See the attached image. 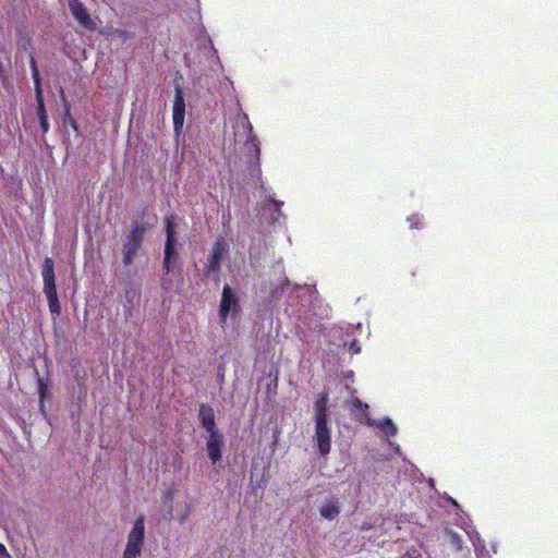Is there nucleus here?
<instances>
[{
    "instance_id": "nucleus-11",
    "label": "nucleus",
    "mask_w": 558,
    "mask_h": 558,
    "mask_svg": "<svg viewBox=\"0 0 558 558\" xmlns=\"http://www.w3.org/2000/svg\"><path fill=\"white\" fill-rule=\"evenodd\" d=\"M198 420L208 434L219 432L216 425L214 409L202 403L198 409Z\"/></svg>"
},
{
    "instance_id": "nucleus-8",
    "label": "nucleus",
    "mask_w": 558,
    "mask_h": 558,
    "mask_svg": "<svg viewBox=\"0 0 558 558\" xmlns=\"http://www.w3.org/2000/svg\"><path fill=\"white\" fill-rule=\"evenodd\" d=\"M225 251V244L221 240L214 243L211 252L204 267V274L206 277H209L213 274H218L220 271L221 259Z\"/></svg>"
},
{
    "instance_id": "nucleus-9",
    "label": "nucleus",
    "mask_w": 558,
    "mask_h": 558,
    "mask_svg": "<svg viewBox=\"0 0 558 558\" xmlns=\"http://www.w3.org/2000/svg\"><path fill=\"white\" fill-rule=\"evenodd\" d=\"M68 2L70 12L78 24L88 31H94L96 28V24L81 0H68Z\"/></svg>"
},
{
    "instance_id": "nucleus-16",
    "label": "nucleus",
    "mask_w": 558,
    "mask_h": 558,
    "mask_svg": "<svg viewBox=\"0 0 558 558\" xmlns=\"http://www.w3.org/2000/svg\"><path fill=\"white\" fill-rule=\"evenodd\" d=\"M247 131H248V136H247V141L245 143V147L248 150H253L255 154V158L258 160L259 154H260L259 144H258L256 136L253 134V128L250 123L247 124Z\"/></svg>"
},
{
    "instance_id": "nucleus-18",
    "label": "nucleus",
    "mask_w": 558,
    "mask_h": 558,
    "mask_svg": "<svg viewBox=\"0 0 558 558\" xmlns=\"http://www.w3.org/2000/svg\"><path fill=\"white\" fill-rule=\"evenodd\" d=\"M35 97H36V102H37V117H38V120L43 119V118H47L48 114H47V111H46V108H45L43 92H40L39 94H35Z\"/></svg>"
},
{
    "instance_id": "nucleus-3",
    "label": "nucleus",
    "mask_w": 558,
    "mask_h": 558,
    "mask_svg": "<svg viewBox=\"0 0 558 558\" xmlns=\"http://www.w3.org/2000/svg\"><path fill=\"white\" fill-rule=\"evenodd\" d=\"M145 541V517L140 514L128 534L126 546L123 551V558H138Z\"/></svg>"
},
{
    "instance_id": "nucleus-14",
    "label": "nucleus",
    "mask_w": 558,
    "mask_h": 558,
    "mask_svg": "<svg viewBox=\"0 0 558 558\" xmlns=\"http://www.w3.org/2000/svg\"><path fill=\"white\" fill-rule=\"evenodd\" d=\"M319 513L324 519L333 520L340 513V505L339 500L335 497L326 500L324 505L319 508Z\"/></svg>"
},
{
    "instance_id": "nucleus-25",
    "label": "nucleus",
    "mask_w": 558,
    "mask_h": 558,
    "mask_svg": "<svg viewBox=\"0 0 558 558\" xmlns=\"http://www.w3.org/2000/svg\"><path fill=\"white\" fill-rule=\"evenodd\" d=\"M351 351H352L353 353H359V352H360V348H356V347L352 345V347H351Z\"/></svg>"
},
{
    "instance_id": "nucleus-17",
    "label": "nucleus",
    "mask_w": 558,
    "mask_h": 558,
    "mask_svg": "<svg viewBox=\"0 0 558 558\" xmlns=\"http://www.w3.org/2000/svg\"><path fill=\"white\" fill-rule=\"evenodd\" d=\"M31 70H32V77L34 80V85H35V94H39L40 92H43L41 78H40L39 70L37 68L36 60L33 56H31Z\"/></svg>"
},
{
    "instance_id": "nucleus-27",
    "label": "nucleus",
    "mask_w": 558,
    "mask_h": 558,
    "mask_svg": "<svg viewBox=\"0 0 558 558\" xmlns=\"http://www.w3.org/2000/svg\"><path fill=\"white\" fill-rule=\"evenodd\" d=\"M61 95H62V98L65 100L64 92L63 90H61Z\"/></svg>"
},
{
    "instance_id": "nucleus-4",
    "label": "nucleus",
    "mask_w": 558,
    "mask_h": 558,
    "mask_svg": "<svg viewBox=\"0 0 558 558\" xmlns=\"http://www.w3.org/2000/svg\"><path fill=\"white\" fill-rule=\"evenodd\" d=\"M241 312L240 299L236 292L226 284L222 289L221 300L219 304V324L223 328L227 325L229 315L232 317Z\"/></svg>"
},
{
    "instance_id": "nucleus-20",
    "label": "nucleus",
    "mask_w": 558,
    "mask_h": 558,
    "mask_svg": "<svg viewBox=\"0 0 558 558\" xmlns=\"http://www.w3.org/2000/svg\"><path fill=\"white\" fill-rule=\"evenodd\" d=\"M351 404L353 408L366 412L368 410V404L362 402L357 397H353L351 400Z\"/></svg>"
},
{
    "instance_id": "nucleus-23",
    "label": "nucleus",
    "mask_w": 558,
    "mask_h": 558,
    "mask_svg": "<svg viewBox=\"0 0 558 558\" xmlns=\"http://www.w3.org/2000/svg\"><path fill=\"white\" fill-rule=\"evenodd\" d=\"M39 124H40V129H41L43 133L46 134L49 130L48 117L39 119Z\"/></svg>"
},
{
    "instance_id": "nucleus-24",
    "label": "nucleus",
    "mask_w": 558,
    "mask_h": 558,
    "mask_svg": "<svg viewBox=\"0 0 558 558\" xmlns=\"http://www.w3.org/2000/svg\"><path fill=\"white\" fill-rule=\"evenodd\" d=\"M0 558H12L2 543H0Z\"/></svg>"
},
{
    "instance_id": "nucleus-15",
    "label": "nucleus",
    "mask_w": 558,
    "mask_h": 558,
    "mask_svg": "<svg viewBox=\"0 0 558 558\" xmlns=\"http://www.w3.org/2000/svg\"><path fill=\"white\" fill-rule=\"evenodd\" d=\"M37 388H38L40 410L44 411V409H45V404H44L45 400L49 397V392H48L49 381H48V379L38 376L37 377Z\"/></svg>"
},
{
    "instance_id": "nucleus-5",
    "label": "nucleus",
    "mask_w": 558,
    "mask_h": 558,
    "mask_svg": "<svg viewBox=\"0 0 558 558\" xmlns=\"http://www.w3.org/2000/svg\"><path fill=\"white\" fill-rule=\"evenodd\" d=\"M166 225V244H165V254H163V269L166 274L171 271L172 262L178 257V252L175 248L177 239H175V217L173 215L165 218Z\"/></svg>"
},
{
    "instance_id": "nucleus-2",
    "label": "nucleus",
    "mask_w": 558,
    "mask_h": 558,
    "mask_svg": "<svg viewBox=\"0 0 558 558\" xmlns=\"http://www.w3.org/2000/svg\"><path fill=\"white\" fill-rule=\"evenodd\" d=\"M41 276L44 281V293L48 301L49 311L53 316L61 314V304L59 302L56 276H54V262L51 257H46L41 266Z\"/></svg>"
},
{
    "instance_id": "nucleus-13",
    "label": "nucleus",
    "mask_w": 558,
    "mask_h": 558,
    "mask_svg": "<svg viewBox=\"0 0 558 558\" xmlns=\"http://www.w3.org/2000/svg\"><path fill=\"white\" fill-rule=\"evenodd\" d=\"M365 423L368 426H377L387 437H393L397 435L398 432L397 426L389 417H385L380 422H376L375 420L366 415Z\"/></svg>"
},
{
    "instance_id": "nucleus-26",
    "label": "nucleus",
    "mask_w": 558,
    "mask_h": 558,
    "mask_svg": "<svg viewBox=\"0 0 558 558\" xmlns=\"http://www.w3.org/2000/svg\"><path fill=\"white\" fill-rule=\"evenodd\" d=\"M114 33H116V34H119V35H124V34H125V32H124V31H121V29H117Z\"/></svg>"
},
{
    "instance_id": "nucleus-12",
    "label": "nucleus",
    "mask_w": 558,
    "mask_h": 558,
    "mask_svg": "<svg viewBox=\"0 0 558 558\" xmlns=\"http://www.w3.org/2000/svg\"><path fill=\"white\" fill-rule=\"evenodd\" d=\"M328 393H318L314 401V420H328Z\"/></svg>"
},
{
    "instance_id": "nucleus-6",
    "label": "nucleus",
    "mask_w": 558,
    "mask_h": 558,
    "mask_svg": "<svg viewBox=\"0 0 558 558\" xmlns=\"http://www.w3.org/2000/svg\"><path fill=\"white\" fill-rule=\"evenodd\" d=\"M184 118H185L184 93H183V89L179 85H177L173 108H172L173 131H174V135H175L177 140L183 133Z\"/></svg>"
},
{
    "instance_id": "nucleus-21",
    "label": "nucleus",
    "mask_w": 558,
    "mask_h": 558,
    "mask_svg": "<svg viewBox=\"0 0 558 558\" xmlns=\"http://www.w3.org/2000/svg\"><path fill=\"white\" fill-rule=\"evenodd\" d=\"M65 116H66V117H69V119H70V124H71L72 129H73L74 131H77V130H78L77 122H76V121L71 117V114H70V108H69V106H68L66 104H65Z\"/></svg>"
},
{
    "instance_id": "nucleus-22",
    "label": "nucleus",
    "mask_w": 558,
    "mask_h": 558,
    "mask_svg": "<svg viewBox=\"0 0 558 558\" xmlns=\"http://www.w3.org/2000/svg\"><path fill=\"white\" fill-rule=\"evenodd\" d=\"M376 522L374 521H364L361 526H360V531H368V530H372L376 526Z\"/></svg>"
},
{
    "instance_id": "nucleus-1",
    "label": "nucleus",
    "mask_w": 558,
    "mask_h": 558,
    "mask_svg": "<svg viewBox=\"0 0 558 558\" xmlns=\"http://www.w3.org/2000/svg\"><path fill=\"white\" fill-rule=\"evenodd\" d=\"M151 228L148 222L134 221L126 234L125 242L122 246V263L125 267L133 264L134 258L142 248L144 238Z\"/></svg>"
},
{
    "instance_id": "nucleus-10",
    "label": "nucleus",
    "mask_w": 558,
    "mask_h": 558,
    "mask_svg": "<svg viewBox=\"0 0 558 558\" xmlns=\"http://www.w3.org/2000/svg\"><path fill=\"white\" fill-rule=\"evenodd\" d=\"M223 448V435L220 432L210 433L206 440L208 458L215 464L221 460Z\"/></svg>"
},
{
    "instance_id": "nucleus-19",
    "label": "nucleus",
    "mask_w": 558,
    "mask_h": 558,
    "mask_svg": "<svg viewBox=\"0 0 558 558\" xmlns=\"http://www.w3.org/2000/svg\"><path fill=\"white\" fill-rule=\"evenodd\" d=\"M448 535H449L450 542L454 546V548L457 550H461V548H462V541H461L460 535L458 533L453 532V531H449Z\"/></svg>"
},
{
    "instance_id": "nucleus-7",
    "label": "nucleus",
    "mask_w": 558,
    "mask_h": 558,
    "mask_svg": "<svg viewBox=\"0 0 558 558\" xmlns=\"http://www.w3.org/2000/svg\"><path fill=\"white\" fill-rule=\"evenodd\" d=\"M315 434L314 441L318 447L322 456H327L331 449V429L328 425V420H314Z\"/></svg>"
}]
</instances>
